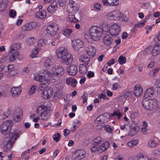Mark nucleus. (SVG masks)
Masks as SVG:
<instances>
[{"mask_svg": "<svg viewBox=\"0 0 160 160\" xmlns=\"http://www.w3.org/2000/svg\"><path fill=\"white\" fill-rule=\"evenodd\" d=\"M110 146L109 142L108 141H106L98 148V152H102L106 150Z\"/></svg>", "mask_w": 160, "mask_h": 160, "instance_id": "nucleus-20", "label": "nucleus"}, {"mask_svg": "<svg viewBox=\"0 0 160 160\" xmlns=\"http://www.w3.org/2000/svg\"><path fill=\"white\" fill-rule=\"evenodd\" d=\"M73 60L72 55L69 53L66 56L62 59L61 61V62L66 65L70 64Z\"/></svg>", "mask_w": 160, "mask_h": 160, "instance_id": "nucleus-12", "label": "nucleus"}, {"mask_svg": "<svg viewBox=\"0 0 160 160\" xmlns=\"http://www.w3.org/2000/svg\"><path fill=\"white\" fill-rule=\"evenodd\" d=\"M8 3V0H2L0 3V12H3L5 10Z\"/></svg>", "mask_w": 160, "mask_h": 160, "instance_id": "nucleus-30", "label": "nucleus"}, {"mask_svg": "<svg viewBox=\"0 0 160 160\" xmlns=\"http://www.w3.org/2000/svg\"><path fill=\"white\" fill-rule=\"evenodd\" d=\"M58 4L56 1L54 0L47 8V10L50 13L54 12L57 8Z\"/></svg>", "mask_w": 160, "mask_h": 160, "instance_id": "nucleus-19", "label": "nucleus"}, {"mask_svg": "<svg viewBox=\"0 0 160 160\" xmlns=\"http://www.w3.org/2000/svg\"><path fill=\"white\" fill-rule=\"evenodd\" d=\"M21 133V131L17 130L10 134V138L6 137L4 138V151L8 152L10 150L12 147L14 142L19 138Z\"/></svg>", "mask_w": 160, "mask_h": 160, "instance_id": "nucleus-1", "label": "nucleus"}, {"mask_svg": "<svg viewBox=\"0 0 160 160\" xmlns=\"http://www.w3.org/2000/svg\"><path fill=\"white\" fill-rule=\"evenodd\" d=\"M157 100L155 98L150 99V110L156 109L158 105Z\"/></svg>", "mask_w": 160, "mask_h": 160, "instance_id": "nucleus-23", "label": "nucleus"}, {"mask_svg": "<svg viewBox=\"0 0 160 160\" xmlns=\"http://www.w3.org/2000/svg\"><path fill=\"white\" fill-rule=\"evenodd\" d=\"M77 67L76 66L72 65L69 66L68 68L67 71L69 74L72 76H74L77 73Z\"/></svg>", "mask_w": 160, "mask_h": 160, "instance_id": "nucleus-17", "label": "nucleus"}, {"mask_svg": "<svg viewBox=\"0 0 160 160\" xmlns=\"http://www.w3.org/2000/svg\"><path fill=\"white\" fill-rule=\"evenodd\" d=\"M87 71L88 69L86 65L83 64L80 65L79 67V71L81 73L85 74Z\"/></svg>", "mask_w": 160, "mask_h": 160, "instance_id": "nucleus-35", "label": "nucleus"}, {"mask_svg": "<svg viewBox=\"0 0 160 160\" xmlns=\"http://www.w3.org/2000/svg\"><path fill=\"white\" fill-rule=\"evenodd\" d=\"M101 7V5L98 3H97L94 5V8L95 11H98L100 10Z\"/></svg>", "mask_w": 160, "mask_h": 160, "instance_id": "nucleus-62", "label": "nucleus"}, {"mask_svg": "<svg viewBox=\"0 0 160 160\" xmlns=\"http://www.w3.org/2000/svg\"><path fill=\"white\" fill-rule=\"evenodd\" d=\"M139 129L138 127H132L129 130L128 136L133 137L138 132Z\"/></svg>", "mask_w": 160, "mask_h": 160, "instance_id": "nucleus-25", "label": "nucleus"}, {"mask_svg": "<svg viewBox=\"0 0 160 160\" xmlns=\"http://www.w3.org/2000/svg\"><path fill=\"white\" fill-rule=\"evenodd\" d=\"M133 92L136 97H139L142 93L143 89L141 86L139 85H136L134 87Z\"/></svg>", "mask_w": 160, "mask_h": 160, "instance_id": "nucleus-18", "label": "nucleus"}, {"mask_svg": "<svg viewBox=\"0 0 160 160\" xmlns=\"http://www.w3.org/2000/svg\"><path fill=\"white\" fill-rule=\"evenodd\" d=\"M160 53V44H157L152 47L151 53L153 56H156Z\"/></svg>", "mask_w": 160, "mask_h": 160, "instance_id": "nucleus-22", "label": "nucleus"}, {"mask_svg": "<svg viewBox=\"0 0 160 160\" xmlns=\"http://www.w3.org/2000/svg\"><path fill=\"white\" fill-rule=\"evenodd\" d=\"M85 151L83 149H78L73 154L72 160H80L83 158L85 156Z\"/></svg>", "mask_w": 160, "mask_h": 160, "instance_id": "nucleus-7", "label": "nucleus"}, {"mask_svg": "<svg viewBox=\"0 0 160 160\" xmlns=\"http://www.w3.org/2000/svg\"><path fill=\"white\" fill-rule=\"evenodd\" d=\"M85 50L87 51V54L89 56H94L96 52V49L94 46L92 45L87 47Z\"/></svg>", "mask_w": 160, "mask_h": 160, "instance_id": "nucleus-14", "label": "nucleus"}, {"mask_svg": "<svg viewBox=\"0 0 160 160\" xmlns=\"http://www.w3.org/2000/svg\"><path fill=\"white\" fill-rule=\"evenodd\" d=\"M104 29L97 26H92L89 30V33L92 40L99 41L102 37Z\"/></svg>", "mask_w": 160, "mask_h": 160, "instance_id": "nucleus-2", "label": "nucleus"}, {"mask_svg": "<svg viewBox=\"0 0 160 160\" xmlns=\"http://www.w3.org/2000/svg\"><path fill=\"white\" fill-rule=\"evenodd\" d=\"M18 112H19L18 114H16L14 117V119L15 121L18 122L20 121L22 116V112L20 109L18 110Z\"/></svg>", "mask_w": 160, "mask_h": 160, "instance_id": "nucleus-32", "label": "nucleus"}, {"mask_svg": "<svg viewBox=\"0 0 160 160\" xmlns=\"http://www.w3.org/2000/svg\"><path fill=\"white\" fill-rule=\"evenodd\" d=\"M13 124V122L12 120H8L5 121L0 126V132L4 135L9 134Z\"/></svg>", "mask_w": 160, "mask_h": 160, "instance_id": "nucleus-3", "label": "nucleus"}, {"mask_svg": "<svg viewBox=\"0 0 160 160\" xmlns=\"http://www.w3.org/2000/svg\"><path fill=\"white\" fill-rule=\"evenodd\" d=\"M158 141L156 139L150 140L148 142V146L152 148H154L158 145Z\"/></svg>", "mask_w": 160, "mask_h": 160, "instance_id": "nucleus-29", "label": "nucleus"}, {"mask_svg": "<svg viewBox=\"0 0 160 160\" xmlns=\"http://www.w3.org/2000/svg\"><path fill=\"white\" fill-rule=\"evenodd\" d=\"M82 98H83L82 102L84 103L86 102L88 98V94L86 92H84L83 95L82 96Z\"/></svg>", "mask_w": 160, "mask_h": 160, "instance_id": "nucleus-58", "label": "nucleus"}, {"mask_svg": "<svg viewBox=\"0 0 160 160\" xmlns=\"http://www.w3.org/2000/svg\"><path fill=\"white\" fill-rule=\"evenodd\" d=\"M55 63L54 60L52 58L47 59L45 62V67L48 68L52 66Z\"/></svg>", "mask_w": 160, "mask_h": 160, "instance_id": "nucleus-27", "label": "nucleus"}, {"mask_svg": "<svg viewBox=\"0 0 160 160\" xmlns=\"http://www.w3.org/2000/svg\"><path fill=\"white\" fill-rule=\"evenodd\" d=\"M7 94V92L3 90V88L1 86L0 89V97L2 96L5 97Z\"/></svg>", "mask_w": 160, "mask_h": 160, "instance_id": "nucleus-55", "label": "nucleus"}, {"mask_svg": "<svg viewBox=\"0 0 160 160\" xmlns=\"http://www.w3.org/2000/svg\"><path fill=\"white\" fill-rule=\"evenodd\" d=\"M50 111L44 105L39 106L37 108L36 112L41 117L42 120H47L50 116Z\"/></svg>", "mask_w": 160, "mask_h": 160, "instance_id": "nucleus-4", "label": "nucleus"}, {"mask_svg": "<svg viewBox=\"0 0 160 160\" xmlns=\"http://www.w3.org/2000/svg\"><path fill=\"white\" fill-rule=\"evenodd\" d=\"M119 0H102L104 5L107 6H116L119 3Z\"/></svg>", "mask_w": 160, "mask_h": 160, "instance_id": "nucleus-13", "label": "nucleus"}, {"mask_svg": "<svg viewBox=\"0 0 160 160\" xmlns=\"http://www.w3.org/2000/svg\"><path fill=\"white\" fill-rule=\"evenodd\" d=\"M138 140L137 139H135L130 141L127 144V145L129 147L134 146L137 144Z\"/></svg>", "mask_w": 160, "mask_h": 160, "instance_id": "nucleus-48", "label": "nucleus"}, {"mask_svg": "<svg viewBox=\"0 0 160 160\" xmlns=\"http://www.w3.org/2000/svg\"><path fill=\"white\" fill-rule=\"evenodd\" d=\"M113 14L115 20H122L123 15L118 10H116L114 11H113Z\"/></svg>", "mask_w": 160, "mask_h": 160, "instance_id": "nucleus-28", "label": "nucleus"}, {"mask_svg": "<svg viewBox=\"0 0 160 160\" xmlns=\"http://www.w3.org/2000/svg\"><path fill=\"white\" fill-rule=\"evenodd\" d=\"M59 5L61 7H63L66 3V0H58Z\"/></svg>", "mask_w": 160, "mask_h": 160, "instance_id": "nucleus-59", "label": "nucleus"}, {"mask_svg": "<svg viewBox=\"0 0 160 160\" xmlns=\"http://www.w3.org/2000/svg\"><path fill=\"white\" fill-rule=\"evenodd\" d=\"M22 30L23 31L30 30L29 23H26L22 26Z\"/></svg>", "mask_w": 160, "mask_h": 160, "instance_id": "nucleus-54", "label": "nucleus"}, {"mask_svg": "<svg viewBox=\"0 0 160 160\" xmlns=\"http://www.w3.org/2000/svg\"><path fill=\"white\" fill-rule=\"evenodd\" d=\"M11 92L13 97H17L21 92V88L20 87H13L11 88Z\"/></svg>", "mask_w": 160, "mask_h": 160, "instance_id": "nucleus-15", "label": "nucleus"}, {"mask_svg": "<svg viewBox=\"0 0 160 160\" xmlns=\"http://www.w3.org/2000/svg\"><path fill=\"white\" fill-rule=\"evenodd\" d=\"M42 97L45 99H47L51 97L53 94L52 89L50 88L48 89L44 90L42 92Z\"/></svg>", "mask_w": 160, "mask_h": 160, "instance_id": "nucleus-16", "label": "nucleus"}, {"mask_svg": "<svg viewBox=\"0 0 160 160\" xmlns=\"http://www.w3.org/2000/svg\"><path fill=\"white\" fill-rule=\"evenodd\" d=\"M93 142L99 146L102 142V139L101 137H97L93 140Z\"/></svg>", "mask_w": 160, "mask_h": 160, "instance_id": "nucleus-41", "label": "nucleus"}, {"mask_svg": "<svg viewBox=\"0 0 160 160\" xmlns=\"http://www.w3.org/2000/svg\"><path fill=\"white\" fill-rule=\"evenodd\" d=\"M42 72L43 73V75H40L42 76V78H45V77H53V76L52 75V72H50L48 70H43Z\"/></svg>", "mask_w": 160, "mask_h": 160, "instance_id": "nucleus-37", "label": "nucleus"}, {"mask_svg": "<svg viewBox=\"0 0 160 160\" xmlns=\"http://www.w3.org/2000/svg\"><path fill=\"white\" fill-rule=\"evenodd\" d=\"M29 72V69L28 68L26 67L24 68L22 72V73L23 75L28 74Z\"/></svg>", "mask_w": 160, "mask_h": 160, "instance_id": "nucleus-63", "label": "nucleus"}, {"mask_svg": "<svg viewBox=\"0 0 160 160\" xmlns=\"http://www.w3.org/2000/svg\"><path fill=\"white\" fill-rule=\"evenodd\" d=\"M34 39L33 38H29L27 39V44L29 46H31L33 44Z\"/></svg>", "mask_w": 160, "mask_h": 160, "instance_id": "nucleus-53", "label": "nucleus"}, {"mask_svg": "<svg viewBox=\"0 0 160 160\" xmlns=\"http://www.w3.org/2000/svg\"><path fill=\"white\" fill-rule=\"evenodd\" d=\"M11 53H12V54L9 57V61L11 62H12L14 61L18 57L19 55V53L18 52H15Z\"/></svg>", "mask_w": 160, "mask_h": 160, "instance_id": "nucleus-34", "label": "nucleus"}, {"mask_svg": "<svg viewBox=\"0 0 160 160\" xmlns=\"http://www.w3.org/2000/svg\"><path fill=\"white\" fill-rule=\"evenodd\" d=\"M68 53L67 48L65 47H59L56 50V54L57 57L61 60Z\"/></svg>", "mask_w": 160, "mask_h": 160, "instance_id": "nucleus-8", "label": "nucleus"}, {"mask_svg": "<svg viewBox=\"0 0 160 160\" xmlns=\"http://www.w3.org/2000/svg\"><path fill=\"white\" fill-rule=\"evenodd\" d=\"M20 48V44L19 43H15L12 45L10 47V49L9 51L10 52H17Z\"/></svg>", "mask_w": 160, "mask_h": 160, "instance_id": "nucleus-26", "label": "nucleus"}, {"mask_svg": "<svg viewBox=\"0 0 160 160\" xmlns=\"http://www.w3.org/2000/svg\"><path fill=\"white\" fill-rule=\"evenodd\" d=\"M126 58L122 55H121L118 59L119 63L122 65L126 63Z\"/></svg>", "mask_w": 160, "mask_h": 160, "instance_id": "nucleus-44", "label": "nucleus"}, {"mask_svg": "<svg viewBox=\"0 0 160 160\" xmlns=\"http://www.w3.org/2000/svg\"><path fill=\"white\" fill-rule=\"evenodd\" d=\"M42 76H40L39 74H38L34 78L35 80L40 82L39 85V88L38 89L39 91L42 90L44 91L48 84V80L45 78H42Z\"/></svg>", "mask_w": 160, "mask_h": 160, "instance_id": "nucleus-5", "label": "nucleus"}, {"mask_svg": "<svg viewBox=\"0 0 160 160\" xmlns=\"http://www.w3.org/2000/svg\"><path fill=\"white\" fill-rule=\"evenodd\" d=\"M60 138V134L59 133H57L54 134L53 138L54 141L58 142L59 141Z\"/></svg>", "mask_w": 160, "mask_h": 160, "instance_id": "nucleus-47", "label": "nucleus"}, {"mask_svg": "<svg viewBox=\"0 0 160 160\" xmlns=\"http://www.w3.org/2000/svg\"><path fill=\"white\" fill-rule=\"evenodd\" d=\"M150 99L145 98L142 102L143 108L147 110H150Z\"/></svg>", "mask_w": 160, "mask_h": 160, "instance_id": "nucleus-24", "label": "nucleus"}, {"mask_svg": "<svg viewBox=\"0 0 160 160\" xmlns=\"http://www.w3.org/2000/svg\"><path fill=\"white\" fill-rule=\"evenodd\" d=\"M154 93V88L153 87H151L147 90L145 94L147 96L150 97V95L153 94Z\"/></svg>", "mask_w": 160, "mask_h": 160, "instance_id": "nucleus-39", "label": "nucleus"}, {"mask_svg": "<svg viewBox=\"0 0 160 160\" xmlns=\"http://www.w3.org/2000/svg\"><path fill=\"white\" fill-rule=\"evenodd\" d=\"M89 60V58L86 56H83L81 58V61L84 62L86 65L88 64Z\"/></svg>", "mask_w": 160, "mask_h": 160, "instance_id": "nucleus-42", "label": "nucleus"}, {"mask_svg": "<svg viewBox=\"0 0 160 160\" xmlns=\"http://www.w3.org/2000/svg\"><path fill=\"white\" fill-rule=\"evenodd\" d=\"M139 116L138 112H135L132 113L130 116V118L131 119H134L138 117Z\"/></svg>", "mask_w": 160, "mask_h": 160, "instance_id": "nucleus-61", "label": "nucleus"}, {"mask_svg": "<svg viewBox=\"0 0 160 160\" xmlns=\"http://www.w3.org/2000/svg\"><path fill=\"white\" fill-rule=\"evenodd\" d=\"M121 28L120 26L117 24L112 25L109 29V32L113 37H117L121 32Z\"/></svg>", "mask_w": 160, "mask_h": 160, "instance_id": "nucleus-6", "label": "nucleus"}, {"mask_svg": "<svg viewBox=\"0 0 160 160\" xmlns=\"http://www.w3.org/2000/svg\"><path fill=\"white\" fill-rule=\"evenodd\" d=\"M68 19L71 22L76 23L78 21V20L75 18L73 15H69Z\"/></svg>", "mask_w": 160, "mask_h": 160, "instance_id": "nucleus-50", "label": "nucleus"}, {"mask_svg": "<svg viewBox=\"0 0 160 160\" xmlns=\"http://www.w3.org/2000/svg\"><path fill=\"white\" fill-rule=\"evenodd\" d=\"M36 16L38 18L43 19L46 17V11L44 10H43L38 12L36 13Z\"/></svg>", "mask_w": 160, "mask_h": 160, "instance_id": "nucleus-31", "label": "nucleus"}, {"mask_svg": "<svg viewBox=\"0 0 160 160\" xmlns=\"http://www.w3.org/2000/svg\"><path fill=\"white\" fill-rule=\"evenodd\" d=\"M159 70V69L158 68L153 69L149 72V75L151 76H155L157 74Z\"/></svg>", "mask_w": 160, "mask_h": 160, "instance_id": "nucleus-49", "label": "nucleus"}, {"mask_svg": "<svg viewBox=\"0 0 160 160\" xmlns=\"http://www.w3.org/2000/svg\"><path fill=\"white\" fill-rule=\"evenodd\" d=\"M58 27L57 24L55 23H52L48 25L46 30L47 33L51 36L54 35Z\"/></svg>", "mask_w": 160, "mask_h": 160, "instance_id": "nucleus-10", "label": "nucleus"}, {"mask_svg": "<svg viewBox=\"0 0 160 160\" xmlns=\"http://www.w3.org/2000/svg\"><path fill=\"white\" fill-rule=\"evenodd\" d=\"M115 116H118V119H119L122 116V114L119 111H114L113 113H111L112 116L113 117Z\"/></svg>", "mask_w": 160, "mask_h": 160, "instance_id": "nucleus-46", "label": "nucleus"}, {"mask_svg": "<svg viewBox=\"0 0 160 160\" xmlns=\"http://www.w3.org/2000/svg\"><path fill=\"white\" fill-rule=\"evenodd\" d=\"M30 30L35 28L37 26V24L35 22H32L28 23Z\"/></svg>", "mask_w": 160, "mask_h": 160, "instance_id": "nucleus-51", "label": "nucleus"}, {"mask_svg": "<svg viewBox=\"0 0 160 160\" xmlns=\"http://www.w3.org/2000/svg\"><path fill=\"white\" fill-rule=\"evenodd\" d=\"M149 158L146 155H140L138 157V160H149Z\"/></svg>", "mask_w": 160, "mask_h": 160, "instance_id": "nucleus-56", "label": "nucleus"}, {"mask_svg": "<svg viewBox=\"0 0 160 160\" xmlns=\"http://www.w3.org/2000/svg\"><path fill=\"white\" fill-rule=\"evenodd\" d=\"M67 9L69 13L77 12L78 10V8L74 6L73 5L68 6L67 8Z\"/></svg>", "mask_w": 160, "mask_h": 160, "instance_id": "nucleus-36", "label": "nucleus"}, {"mask_svg": "<svg viewBox=\"0 0 160 160\" xmlns=\"http://www.w3.org/2000/svg\"><path fill=\"white\" fill-rule=\"evenodd\" d=\"M52 74L53 77L57 76L59 77L63 73V69L62 67L55 65L52 68Z\"/></svg>", "mask_w": 160, "mask_h": 160, "instance_id": "nucleus-9", "label": "nucleus"}, {"mask_svg": "<svg viewBox=\"0 0 160 160\" xmlns=\"http://www.w3.org/2000/svg\"><path fill=\"white\" fill-rule=\"evenodd\" d=\"M47 43V41L46 40L43 39H40L38 41V46L39 47H41L45 45Z\"/></svg>", "mask_w": 160, "mask_h": 160, "instance_id": "nucleus-43", "label": "nucleus"}, {"mask_svg": "<svg viewBox=\"0 0 160 160\" xmlns=\"http://www.w3.org/2000/svg\"><path fill=\"white\" fill-rule=\"evenodd\" d=\"M152 49V47L150 46L148 48H146L144 51H143V53L144 55H146L148 54L149 53H151V51Z\"/></svg>", "mask_w": 160, "mask_h": 160, "instance_id": "nucleus-45", "label": "nucleus"}, {"mask_svg": "<svg viewBox=\"0 0 160 160\" xmlns=\"http://www.w3.org/2000/svg\"><path fill=\"white\" fill-rule=\"evenodd\" d=\"M37 89V86L35 85L32 86L28 92V94L29 95H32L34 93Z\"/></svg>", "mask_w": 160, "mask_h": 160, "instance_id": "nucleus-52", "label": "nucleus"}, {"mask_svg": "<svg viewBox=\"0 0 160 160\" xmlns=\"http://www.w3.org/2000/svg\"><path fill=\"white\" fill-rule=\"evenodd\" d=\"M98 98L100 99H103L104 100L108 99V98L106 97V95L102 93L99 94L98 95Z\"/></svg>", "mask_w": 160, "mask_h": 160, "instance_id": "nucleus-60", "label": "nucleus"}, {"mask_svg": "<svg viewBox=\"0 0 160 160\" xmlns=\"http://www.w3.org/2000/svg\"><path fill=\"white\" fill-rule=\"evenodd\" d=\"M112 39L109 35H106L103 38V43L106 46L110 45L112 43Z\"/></svg>", "mask_w": 160, "mask_h": 160, "instance_id": "nucleus-21", "label": "nucleus"}, {"mask_svg": "<svg viewBox=\"0 0 160 160\" xmlns=\"http://www.w3.org/2000/svg\"><path fill=\"white\" fill-rule=\"evenodd\" d=\"M108 113H105L103 114L102 115H100L94 121V122L95 123H98L100 122H102L103 120L102 118V117H103L104 116H108Z\"/></svg>", "mask_w": 160, "mask_h": 160, "instance_id": "nucleus-38", "label": "nucleus"}, {"mask_svg": "<svg viewBox=\"0 0 160 160\" xmlns=\"http://www.w3.org/2000/svg\"><path fill=\"white\" fill-rule=\"evenodd\" d=\"M73 30L71 29L65 28L63 29L62 31L63 34L66 37H69L72 33Z\"/></svg>", "mask_w": 160, "mask_h": 160, "instance_id": "nucleus-33", "label": "nucleus"}, {"mask_svg": "<svg viewBox=\"0 0 160 160\" xmlns=\"http://www.w3.org/2000/svg\"><path fill=\"white\" fill-rule=\"evenodd\" d=\"M72 43L73 48L76 51H78L84 46L83 42L78 39L73 40Z\"/></svg>", "mask_w": 160, "mask_h": 160, "instance_id": "nucleus-11", "label": "nucleus"}, {"mask_svg": "<svg viewBox=\"0 0 160 160\" xmlns=\"http://www.w3.org/2000/svg\"><path fill=\"white\" fill-rule=\"evenodd\" d=\"M16 15V12L14 10H11L9 12V15L11 17L13 18Z\"/></svg>", "mask_w": 160, "mask_h": 160, "instance_id": "nucleus-64", "label": "nucleus"}, {"mask_svg": "<svg viewBox=\"0 0 160 160\" xmlns=\"http://www.w3.org/2000/svg\"><path fill=\"white\" fill-rule=\"evenodd\" d=\"M105 130L108 133H111L112 131V129L108 125H105L104 126Z\"/></svg>", "mask_w": 160, "mask_h": 160, "instance_id": "nucleus-57", "label": "nucleus"}, {"mask_svg": "<svg viewBox=\"0 0 160 160\" xmlns=\"http://www.w3.org/2000/svg\"><path fill=\"white\" fill-rule=\"evenodd\" d=\"M99 146L96 144L92 142L90 147L91 152H95L97 151L98 152V148Z\"/></svg>", "mask_w": 160, "mask_h": 160, "instance_id": "nucleus-40", "label": "nucleus"}]
</instances>
